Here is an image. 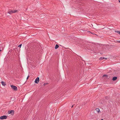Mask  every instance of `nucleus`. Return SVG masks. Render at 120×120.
Returning <instances> with one entry per match:
<instances>
[{
	"label": "nucleus",
	"mask_w": 120,
	"mask_h": 120,
	"mask_svg": "<svg viewBox=\"0 0 120 120\" xmlns=\"http://www.w3.org/2000/svg\"><path fill=\"white\" fill-rule=\"evenodd\" d=\"M17 11L16 10H10L8 11V13L10 14H12V13H15L17 12Z\"/></svg>",
	"instance_id": "1"
},
{
	"label": "nucleus",
	"mask_w": 120,
	"mask_h": 120,
	"mask_svg": "<svg viewBox=\"0 0 120 120\" xmlns=\"http://www.w3.org/2000/svg\"><path fill=\"white\" fill-rule=\"evenodd\" d=\"M11 87L12 89L14 91H16L17 90V87L13 85H11Z\"/></svg>",
	"instance_id": "2"
},
{
	"label": "nucleus",
	"mask_w": 120,
	"mask_h": 120,
	"mask_svg": "<svg viewBox=\"0 0 120 120\" xmlns=\"http://www.w3.org/2000/svg\"><path fill=\"white\" fill-rule=\"evenodd\" d=\"M90 50L91 51V52L92 53H96V51L93 48V50H92L91 48H90Z\"/></svg>",
	"instance_id": "3"
},
{
	"label": "nucleus",
	"mask_w": 120,
	"mask_h": 120,
	"mask_svg": "<svg viewBox=\"0 0 120 120\" xmlns=\"http://www.w3.org/2000/svg\"><path fill=\"white\" fill-rule=\"evenodd\" d=\"M7 116L5 115H4L0 117V119L1 120L6 119L7 118Z\"/></svg>",
	"instance_id": "4"
},
{
	"label": "nucleus",
	"mask_w": 120,
	"mask_h": 120,
	"mask_svg": "<svg viewBox=\"0 0 120 120\" xmlns=\"http://www.w3.org/2000/svg\"><path fill=\"white\" fill-rule=\"evenodd\" d=\"M14 111L12 110L11 111H8V114H10L12 115H13L14 114Z\"/></svg>",
	"instance_id": "5"
},
{
	"label": "nucleus",
	"mask_w": 120,
	"mask_h": 120,
	"mask_svg": "<svg viewBox=\"0 0 120 120\" xmlns=\"http://www.w3.org/2000/svg\"><path fill=\"white\" fill-rule=\"evenodd\" d=\"M39 81V78L38 77H37L35 79V82L37 84L38 83Z\"/></svg>",
	"instance_id": "6"
},
{
	"label": "nucleus",
	"mask_w": 120,
	"mask_h": 120,
	"mask_svg": "<svg viewBox=\"0 0 120 120\" xmlns=\"http://www.w3.org/2000/svg\"><path fill=\"white\" fill-rule=\"evenodd\" d=\"M1 82L2 85L3 86H4L6 85V83L5 82L2 81Z\"/></svg>",
	"instance_id": "7"
},
{
	"label": "nucleus",
	"mask_w": 120,
	"mask_h": 120,
	"mask_svg": "<svg viewBox=\"0 0 120 120\" xmlns=\"http://www.w3.org/2000/svg\"><path fill=\"white\" fill-rule=\"evenodd\" d=\"M96 111L98 112V113H99L101 112L100 111V109L98 108H97L95 109Z\"/></svg>",
	"instance_id": "8"
},
{
	"label": "nucleus",
	"mask_w": 120,
	"mask_h": 120,
	"mask_svg": "<svg viewBox=\"0 0 120 120\" xmlns=\"http://www.w3.org/2000/svg\"><path fill=\"white\" fill-rule=\"evenodd\" d=\"M117 79V77H113L112 79V80L113 81H114L116 80Z\"/></svg>",
	"instance_id": "9"
},
{
	"label": "nucleus",
	"mask_w": 120,
	"mask_h": 120,
	"mask_svg": "<svg viewBox=\"0 0 120 120\" xmlns=\"http://www.w3.org/2000/svg\"><path fill=\"white\" fill-rule=\"evenodd\" d=\"M99 59L100 60H102L104 59H107V58H105L104 57H101Z\"/></svg>",
	"instance_id": "10"
},
{
	"label": "nucleus",
	"mask_w": 120,
	"mask_h": 120,
	"mask_svg": "<svg viewBox=\"0 0 120 120\" xmlns=\"http://www.w3.org/2000/svg\"><path fill=\"white\" fill-rule=\"evenodd\" d=\"M59 47V46L57 44H56L55 47V49H57Z\"/></svg>",
	"instance_id": "11"
},
{
	"label": "nucleus",
	"mask_w": 120,
	"mask_h": 120,
	"mask_svg": "<svg viewBox=\"0 0 120 120\" xmlns=\"http://www.w3.org/2000/svg\"><path fill=\"white\" fill-rule=\"evenodd\" d=\"M108 77V76L107 75H103V76H102V77H105L107 78V77Z\"/></svg>",
	"instance_id": "12"
},
{
	"label": "nucleus",
	"mask_w": 120,
	"mask_h": 120,
	"mask_svg": "<svg viewBox=\"0 0 120 120\" xmlns=\"http://www.w3.org/2000/svg\"><path fill=\"white\" fill-rule=\"evenodd\" d=\"M105 99H106L107 100H108L109 99V98L107 96H106L105 97Z\"/></svg>",
	"instance_id": "13"
},
{
	"label": "nucleus",
	"mask_w": 120,
	"mask_h": 120,
	"mask_svg": "<svg viewBox=\"0 0 120 120\" xmlns=\"http://www.w3.org/2000/svg\"><path fill=\"white\" fill-rule=\"evenodd\" d=\"M115 32H117V33L119 34H120V31H115Z\"/></svg>",
	"instance_id": "14"
},
{
	"label": "nucleus",
	"mask_w": 120,
	"mask_h": 120,
	"mask_svg": "<svg viewBox=\"0 0 120 120\" xmlns=\"http://www.w3.org/2000/svg\"><path fill=\"white\" fill-rule=\"evenodd\" d=\"M22 45V44H21L20 45L18 46V47H19L20 48H21V46Z\"/></svg>",
	"instance_id": "15"
},
{
	"label": "nucleus",
	"mask_w": 120,
	"mask_h": 120,
	"mask_svg": "<svg viewBox=\"0 0 120 120\" xmlns=\"http://www.w3.org/2000/svg\"><path fill=\"white\" fill-rule=\"evenodd\" d=\"M48 84V83H44V86H45L46 85Z\"/></svg>",
	"instance_id": "16"
},
{
	"label": "nucleus",
	"mask_w": 120,
	"mask_h": 120,
	"mask_svg": "<svg viewBox=\"0 0 120 120\" xmlns=\"http://www.w3.org/2000/svg\"><path fill=\"white\" fill-rule=\"evenodd\" d=\"M102 49H105V50H106V47H103L102 48Z\"/></svg>",
	"instance_id": "17"
},
{
	"label": "nucleus",
	"mask_w": 120,
	"mask_h": 120,
	"mask_svg": "<svg viewBox=\"0 0 120 120\" xmlns=\"http://www.w3.org/2000/svg\"><path fill=\"white\" fill-rule=\"evenodd\" d=\"M110 77V76H108V77L107 78L108 79H109V78Z\"/></svg>",
	"instance_id": "18"
},
{
	"label": "nucleus",
	"mask_w": 120,
	"mask_h": 120,
	"mask_svg": "<svg viewBox=\"0 0 120 120\" xmlns=\"http://www.w3.org/2000/svg\"><path fill=\"white\" fill-rule=\"evenodd\" d=\"M119 43H120V41H117Z\"/></svg>",
	"instance_id": "19"
},
{
	"label": "nucleus",
	"mask_w": 120,
	"mask_h": 120,
	"mask_svg": "<svg viewBox=\"0 0 120 120\" xmlns=\"http://www.w3.org/2000/svg\"><path fill=\"white\" fill-rule=\"evenodd\" d=\"M73 105L72 106V107H71V108H72V107H73V105Z\"/></svg>",
	"instance_id": "20"
},
{
	"label": "nucleus",
	"mask_w": 120,
	"mask_h": 120,
	"mask_svg": "<svg viewBox=\"0 0 120 120\" xmlns=\"http://www.w3.org/2000/svg\"><path fill=\"white\" fill-rule=\"evenodd\" d=\"M28 78H29L28 77H27V79H28Z\"/></svg>",
	"instance_id": "21"
},
{
	"label": "nucleus",
	"mask_w": 120,
	"mask_h": 120,
	"mask_svg": "<svg viewBox=\"0 0 120 120\" xmlns=\"http://www.w3.org/2000/svg\"><path fill=\"white\" fill-rule=\"evenodd\" d=\"M119 2L120 3V1L119 0Z\"/></svg>",
	"instance_id": "22"
},
{
	"label": "nucleus",
	"mask_w": 120,
	"mask_h": 120,
	"mask_svg": "<svg viewBox=\"0 0 120 120\" xmlns=\"http://www.w3.org/2000/svg\"><path fill=\"white\" fill-rule=\"evenodd\" d=\"M29 75H28V76L27 77L29 78Z\"/></svg>",
	"instance_id": "23"
},
{
	"label": "nucleus",
	"mask_w": 120,
	"mask_h": 120,
	"mask_svg": "<svg viewBox=\"0 0 120 120\" xmlns=\"http://www.w3.org/2000/svg\"><path fill=\"white\" fill-rule=\"evenodd\" d=\"M101 120H104L103 119H102Z\"/></svg>",
	"instance_id": "24"
},
{
	"label": "nucleus",
	"mask_w": 120,
	"mask_h": 120,
	"mask_svg": "<svg viewBox=\"0 0 120 120\" xmlns=\"http://www.w3.org/2000/svg\"><path fill=\"white\" fill-rule=\"evenodd\" d=\"M91 48L92 49V50H93V48Z\"/></svg>",
	"instance_id": "25"
},
{
	"label": "nucleus",
	"mask_w": 120,
	"mask_h": 120,
	"mask_svg": "<svg viewBox=\"0 0 120 120\" xmlns=\"http://www.w3.org/2000/svg\"><path fill=\"white\" fill-rule=\"evenodd\" d=\"M1 51V49H0V52Z\"/></svg>",
	"instance_id": "26"
}]
</instances>
